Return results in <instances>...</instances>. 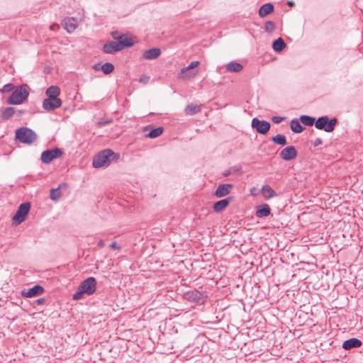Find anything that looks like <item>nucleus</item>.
Here are the masks:
<instances>
[{"mask_svg": "<svg viewBox=\"0 0 363 363\" xmlns=\"http://www.w3.org/2000/svg\"><path fill=\"white\" fill-rule=\"evenodd\" d=\"M96 289V280L94 277H90L84 280L79 286L76 293L73 294L74 300H80L84 294L92 295L95 293Z\"/></svg>", "mask_w": 363, "mask_h": 363, "instance_id": "obj_1", "label": "nucleus"}, {"mask_svg": "<svg viewBox=\"0 0 363 363\" xmlns=\"http://www.w3.org/2000/svg\"><path fill=\"white\" fill-rule=\"evenodd\" d=\"M117 160L119 155L110 149H106L96 155L93 160L92 164L95 168L105 167L110 164L111 159Z\"/></svg>", "mask_w": 363, "mask_h": 363, "instance_id": "obj_2", "label": "nucleus"}, {"mask_svg": "<svg viewBox=\"0 0 363 363\" xmlns=\"http://www.w3.org/2000/svg\"><path fill=\"white\" fill-rule=\"evenodd\" d=\"M29 95V86L27 84H23L17 86L9 97L7 102L9 104L20 105L27 99Z\"/></svg>", "mask_w": 363, "mask_h": 363, "instance_id": "obj_3", "label": "nucleus"}, {"mask_svg": "<svg viewBox=\"0 0 363 363\" xmlns=\"http://www.w3.org/2000/svg\"><path fill=\"white\" fill-rule=\"evenodd\" d=\"M16 138L22 143L31 144L37 139V135L30 128H20L16 131Z\"/></svg>", "mask_w": 363, "mask_h": 363, "instance_id": "obj_4", "label": "nucleus"}, {"mask_svg": "<svg viewBox=\"0 0 363 363\" xmlns=\"http://www.w3.org/2000/svg\"><path fill=\"white\" fill-rule=\"evenodd\" d=\"M337 123V120L335 118L329 120L328 117L325 116L318 118L315 122V126L317 129L330 133L333 131Z\"/></svg>", "mask_w": 363, "mask_h": 363, "instance_id": "obj_5", "label": "nucleus"}, {"mask_svg": "<svg viewBox=\"0 0 363 363\" xmlns=\"http://www.w3.org/2000/svg\"><path fill=\"white\" fill-rule=\"evenodd\" d=\"M30 204L28 202L21 203L15 215L13 216V221L16 224L19 225L23 222L30 211Z\"/></svg>", "mask_w": 363, "mask_h": 363, "instance_id": "obj_6", "label": "nucleus"}, {"mask_svg": "<svg viewBox=\"0 0 363 363\" xmlns=\"http://www.w3.org/2000/svg\"><path fill=\"white\" fill-rule=\"evenodd\" d=\"M62 155V151L60 148L55 147L43 151L40 159L43 163L49 164L53 160L60 157Z\"/></svg>", "mask_w": 363, "mask_h": 363, "instance_id": "obj_7", "label": "nucleus"}, {"mask_svg": "<svg viewBox=\"0 0 363 363\" xmlns=\"http://www.w3.org/2000/svg\"><path fill=\"white\" fill-rule=\"evenodd\" d=\"M252 127L255 128L259 133L265 135L269 130L271 125L267 121H261L257 118H254L252 120Z\"/></svg>", "mask_w": 363, "mask_h": 363, "instance_id": "obj_8", "label": "nucleus"}, {"mask_svg": "<svg viewBox=\"0 0 363 363\" xmlns=\"http://www.w3.org/2000/svg\"><path fill=\"white\" fill-rule=\"evenodd\" d=\"M62 105V101L59 98L48 97L43 101V107L45 110L51 111Z\"/></svg>", "mask_w": 363, "mask_h": 363, "instance_id": "obj_9", "label": "nucleus"}, {"mask_svg": "<svg viewBox=\"0 0 363 363\" xmlns=\"http://www.w3.org/2000/svg\"><path fill=\"white\" fill-rule=\"evenodd\" d=\"M280 157L285 161H290L297 157L298 152L294 146H288L280 152Z\"/></svg>", "mask_w": 363, "mask_h": 363, "instance_id": "obj_10", "label": "nucleus"}, {"mask_svg": "<svg viewBox=\"0 0 363 363\" xmlns=\"http://www.w3.org/2000/svg\"><path fill=\"white\" fill-rule=\"evenodd\" d=\"M232 189L233 185L230 184H220L215 191V196L218 198L225 196L230 193Z\"/></svg>", "mask_w": 363, "mask_h": 363, "instance_id": "obj_11", "label": "nucleus"}, {"mask_svg": "<svg viewBox=\"0 0 363 363\" xmlns=\"http://www.w3.org/2000/svg\"><path fill=\"white\" fill-rule=\"evenodd\" d=\"M44 291L43 286L40 285H35L33 287L29 289L27 291H23L22 295L25 297L31 298L42 294Z\"/></svg>", "mask_w": 363, "mask_h": 363, "instance_id": "obj_12", "label": "nucleus"}, {"mask_svg": "<svg viewBox=\"0 0 363 363\" xmlns=\"http://www.w3.org/2000/svg\"><path fill=\"white\" fill-rule=\"evenodd\" d=\"M63 25L65 29L69 33H71L74 31V30L77 28V22L76 18L72 17H67L63 20Z\"/></svg>", "mask_w": 363, "mask_h": 363, "instance_id": "obj_13", "label": "nucleus"}, {"mask_svg": "<svg viewBox=\"0 0 363 363\" xmlns=\"http://www.w3.org/2000/svg\"><path fill=\"white\" fill-rule=\"evenodd\" d=\"M362 342L360 340L357 338H351L345 340L342 344V348L346 350H350L353 348H358L361 347Z\"/></svg>", "mask_w": 363, "mask_h": 363, "instance_id": "obj_14", "label": "nucleus"}, {"mask_svg": "<svg viewBox=\"0 0 363 363\" xmlns=\"http://www.w3.org/2000/svg\"><path fill=\"white\" fill-rule=\"evenodd\" d=\"M199 65V61H192L187 67H185L182 69L181 73H180V77L190 78L191 77L196 75V74H197L196 72H195V73H194L192 74H187L186 72L188 71H189L190 69H193L196 68V67H198Z\"/></svg>", "mask_w": 363, "mask_h": 363, "instance_id": "obj_15", "label": "nucleus"}, {"mask_svg": "<svg viewBox=\"0 0 363 363\" xmlns=\"http://www.w3.org/2000/svg\"><path fill=\"white\" fill-rule=\"evenodd\" d=\"M103 50L105 53L113 54L121 50L117 42L110 41L104 45Z\"/></svg>", "mask_w": 363, "mask_h": 363, "instance_id": "obj_16", "label": "nucleus"}, {"mask_svg": "<svg viewBox=\"0 0 363 363\" xmlns=\"http://www.w3.org/2000/svg\"><path fill=\"white\" fill-rule=\"evenodd\" d=\"M161 55L160 48H154L145 50L143 54V57L145 60H155Z\"/></svg>", "mask_w": 363, "mask_h": 363, "instance_id": "obj_17", "label": "nucleus"}, {"mask_svg": "<svg viewBox=\"0 0 363 363\" xmlns=\"http://www.w3.org/2000/svg\"><path fill=\"white\" fill-rule=\"evenodd\" d=\"M121 37V38H119L117 43L121 50L124 48L131 47L133 45L132 39L129 38L128 35L122 34Z\"/></svg>", "mask_w": 363, "mask_h": 363, "instance_id": "obj_18", "label": "nucleus"}, {"mask_svg": "<svg viewBox=\"0 0 363 363\" xmlns=\"http://www.w3.org/2000/svg\"><path fill=\"white\" fill-rule=\"evenodd\" d=\"M262 194L267 200L272 199L277 196L276 191L267 184L262 186Z\"/></svg>", "mask_w": 363, "mask_h": 363, "instance_id": "obj_19", "label": "nucleus"}, {"mask_svg": "<svg viewBox=\"0 0 363 363\" xmlns=\"http://www.w3.org/2000/svg\"><path fill=\"white\" fill-rule=\"evenodd\" d=\"M185 298L193 302H199L201 298V294L197 290L189 291L185 293Z\"/></svg>", "mask_w": 363, "mask_h": 363, "instance_id": "obj_20", "label": "nucleus"}, {"mask_svg": "<svg viewBox=\"0 0 363 363\" xmlns=\"http://www.w3.org/2000/svg\"><path fill=\"white\" fill-rule=\"evenodd\" d=\"M67 184L66 183H62L58 186L56 189H52L50 190V198L51 200L54 201H57L62 196V194L60 192L61 187H66Z\"/></svg>", "mask_w": 363, "mask_h": 363, "instance_id": "obj_21", "label": "nucleus"}, {"mask_svg": "<svg viewBox=\"0 0 363 363\" xmlns=\"http://www.w3.org/2000/svg\"><path fill=\"white\" fill-rule=\"evenodd\" d=\"M274 11V6L271 3H267L262 5L259 9V16L261 18L266 16Z\"/></svg>", "mask_w": 363, "mask_h": 363, "instance_id": "obj_22", "label": "nucleus"}, {"mask_svg": "<svg viewBox=\"0 0 363 363\" xmlns=\"http://www.w3.org/2000/svg\"><path fill=\"white\" fill-rule=\"evenodd\" d=\"M230 203V199H225L216 202L213 205V210L217 213L223 211Z\"/></svg>", "mask_w": 363, "mask_h": 363, "instance_id": "obj_23", "label": "nucleus"}, {"mask_svg": "<svg viewBox=\"0 0 363 363\" xmlns=\"http://www.w3.org/2000/svg\"><path fill=\"white\" fill-rule=\"evenodd\" d=\"M201 111V105L190 104L185 108L186 115H194Z\"/></svg>", "mask_w": 363, "mask_h": 363, "instance_id": "obj_24", "label": "nucleus"}, {"mask_svg": "<svg viewBox=\"0 0 363 363\" xmlns=\"http://www.w3.org/2000/svg\"><path fill=\"white\" fill-rule=\"evenodd\" d=\"M60 94V89L57 86H50L45 91V94L48 97H55L58 98L57 96Z\"/></svg>", "mask_w": 363, "mask_h": 363, "instance_id": "obj_25", "label": "nucleus"}, {"mask_svg": "<svg viewBox=\"0 0 363 363\" xmlns=\"http://www.w3.org/2000/svg\"><path fill=\"white\" fill-rule=\"evenodd\" d=\"M271 213L270 208L268 204H264L256 212V216L258 218H262L268 216Z\"/></svg>", "mask_w": 363, "mask_h": 363, "instance_id": "obj_26", "label": "nucleus"}, {"mask_svg": "<svg viewBox=\"0 0 363 363\" xmlns=\"http://www.w3.org/2000/svg\"><path fill=\"white\" fill-rule=\"evenodd\" d=\"M286 45L281 38H277L273 42L272 48L277 52H281L286 48Z\"/></svg>", "mask_w": 363, "mask_h": 363, "instance_id": "obj_27", "label": "nucleus"}, {"mask_svg": "<svg viewBox=\"0 0 363 363\" xmlns=\"http://www.w3.org/2000/svg\"><path fill=\"white\" fill-rule=\"evenodd\" d=\"M242 69V65L236 62H230L226 65V69L228 72H240Z\"/></svg>", "mask_w": 363, "mask_h": 363, "instance_id": "obj_28", "label": "nucleus"}, {"mask_svg": "<svg viewBox=\"0 0 363 363\" xmlns=\"http://www.w3.org/2000/svg\"><path fill=\"white\" fill-rule=\"evenodd\" d=\"M290 126L291 130L296 133H300L303 130V127L300 124L297 119H293L291 121Z\"/></svg>", "mask_w": 363, "mask_h": 363, "instance_id": "obj_29", "label": "nucleus"}, {"mask_svg": "<svg viewBox=\"0 0 363 363\" xmlns=\"http://www.w3.org/2000/svg\"><path fill=\"white\" fill-rule=\"evenodd\" d=\"M16 112V108L13 107L6 108L1 113V117L4 120H8L13 116Z\"/></svg>", "mask_w": 363, "mask_h": 363, "instance_id": "obj_30", "label": "nucleus"}, {"mask_svg": "<svg viewBox=\"0 0 363 363\" xmlns=\"http://www.w3.org/2000/svg\"><path fill=\"white\" fill-rule=\"evenodd\" d=\"M300 121L303 124L308 126H312L315 122V119L314 118L306 115L301 116Z\"/></svg>", "mask_w": 363, "mask_h": 363, "instance_id": "obj_31", "label": "nucleus"}, {"mask_svg": "<svg viewBox=\"0 0 363 363\" xmlns=\"http://www.w3.org/2000/svg\"><path fill=\"white\" fill-rule=\"evenodd\" d=\"M272 140L274 143L281 145H285L287 143L286 137L284 135L281 134H278L273 137L272 138Z\"/></svg>", "mask_w": 363, "mask_h": 363, "instance_id": "obj_32", "label": "nucleus"}, {"mask_svg": "<svg viewBox=\"0 0 363 363\" xmlns=\"http://www.w3.org/2000/svg\"><path fill=\"white\" fill-rule=\"evenodd\" d=\"M163 132V128L162 127H158L157 128L152 129L148 134L147 136L150 138H155L160 136Z\"/></svg>", "mask_w": 363, "mask_h": 363, "instance_id": "obj_33", "label": "nucleus"}, {"mask_svg": "<svg viewBox=\"0 0 363 363\" xmlns=\"http://www.w3.org/2000/svg\"><path fill=\"white\" fill-rule=\"evenodd\" d=\"M114 66L110 62H106L101 66V70L105 74H108L113 72Z\"/></svg>", "mask_w": 363, "mask_h": 363, "instance_id": "obj_34", "label": "nucleus"}, {"mask_svg": "<svg viewBox=\"0 0 363 363\" xmlns=\"http://www.w3.org/2000/svg\"><path fill=\"white\" fill-rule=\"evenodd\" d=\"M275 28V24L272 21H268L264 24V30L267 33L272 32Z\"/></svg>", "mask_w": 363, "mask_h": 363, "instance_id": "obj_35", "label": "nucleus"}, {"mask_svg": "<svg viewBox=\"0 0 363 363\" xmlns=\"http://www.w3.org/2000/svg\"><path fill=\"white\" fill-rule=\"evenodd\" d=\"M14 85L11 83H9V84H5L2 89H1V91L2 93H9L11 91H13L14 90Z\"/></svg>", "mask_w": 363, "mask_h": 363, "instance_id": "obj_36", "label": "nucleus"}, {"mask_svg": "<svg viewBox=\"0 0 363 363\" xmlns=\"http://www.w3.org/2000/svg\"><path fill=\"white\" fill-rule=\"evenodd\" d=\"M285 119L284 117H281V116H273L272 117V121L274 123H280L282 121H284Z\"/></svg>", "mask_w": 363, "mask_h": 363, "instance_id": "obj_37", "label": "nucleus"}, {"mask_svg": "<svg viewBox=\"0 0 363 363\" xmlns=\"http://www.w3.org/2000/svg\"><path fill=\"white\" fill-rule=\"evenodd\" d=\"M149 79H150V77L148 76L142 75L140 77L139 82L144 84H146L149 82Z\"/></svg>", "mask_w": 363, "mask_h": 363, "instance_id": "obj_38", "label": "nucleus"}, {"mask_svg": "<svg viewBox=\"0 0 363 363\" xmlns=\"http://www.w3.org/2000/svg\"><path fill=\"white\" fill-rule=\"evenodd\" d=\"M111 35L112 38L116 40H118L119 38H121V36L122 35V34H120L118 31H113L111 32Z\"/></svg>", "mask_w": 363, "mask_h": 363, "instance_id": "obj_39", "label": "nucleus"}, {"mask_svg": "<svg viewBox=\"0 0 363 363\" xmlns=\"http://www.w3.org/2000/svg\"><path fill=\"white\" fill-rule=\"evenodd\" d=\"M322 143H323V141H322V140L320 138H316L313 141V145L314 147H317L318 145H322Z\"/></svg>", "mask_w": 363, "mask_h": 363, "instance_id": "obj_40", "label": "nucleus"}, {"mask_svg": "<svg viewBox=\"0 0 363 363\" xmlns=\"http://www.w3.org/2000/svg\"><path fill=\"white\" fill-rule=\"evenodd\" d=\"M110 247L113 249V250H120L121 249V247L118 245V244L116 243V242H112L111 245H110Z\"/></svg>", "mask_w": 363, "mask_h": 363, "instance_id": "obj_41", "label": "nucleus"}, {"mask_svg": "<svg viewBox=\"0 0 363 363\" xmlns=\"http://www.w3.org/2000/svg\"><path fill=\"white\" fill-rule=\"evenodd\" d=\"M98 246H99V247H104V246H105V243H104V240H101H101H99V242H98Z\"/></svg>", "mask_w": 363, "mask_h": 363, "instance_id": "obj_42", "label": "nucleus"}, {"mask_svg": "<svg viewBox=\"0 0 363 363\" xmlns=\"http://www.w3.org/2000/svg\"><path fill=\"white\" fill-rule=\"evenodd\" d=\"M59 28V26H58L57 24H52V25H51V26H50V28L51 30H55V29H57V28Z\"/></svg>", "mask_w": 363, "mask_h": 363, "instance_id": "obj_43", "label": "nucleus"}, {"mask_svg": "<svg viewBox=\"0 0 363 363\" xmlns=\"http://www.w3.org/2000/svg\"><path fill=\"white\" fill-rule=\"evenodd\" d=\"M230 170H226V171H225V172L223 173V175L224 177H228V175H230Z\"/></svg>", "mask_w": 363, "mask_h": 363, "instance_id": "obj_44", "label": "nucleus"}, {"mask_svg": "<svg viewBox=\"0 0 363 363\" xmlns=\"http://www.w3.org/2000/svg\"><path fill=\"white\" fill-rule=\"evenodd\" d=\"M24 113H25V111H23V110H19V111H18V116H21Z\"/></svg>", "mask_w": 363, "mask_h": 363, "instance_id": "obj_45", "label": "nucleus"}, {"mask_svg": "<svg viewBox=\"0 0 363 363\" xmlns=\"http://www.w3.org/2000/svg\"><path fill=\"white\" fill-rule=\"evenodd\" d=\"M287 4L289 6H293L294 5V1H288Z\"/></svg>", "mask_w": 363, "mask_h": 363, "instance_id": "obj_46", "label": "nucleus"}, {"mask_svg": "<svg viewBox=\"0 0 363 363\" xmlns=\"http://www.w3.org/2000/svg\"><path fill=\"white\" fill-rule=\"evenodd\" d=\"M43 301H44V299H43V298H40V299H38V302L39 303H42Z\"/></svg>", "mask_w": 363, "mask_h": 363, "instance_id": "obj_47", "label": "nucleus"}]
</instances>
